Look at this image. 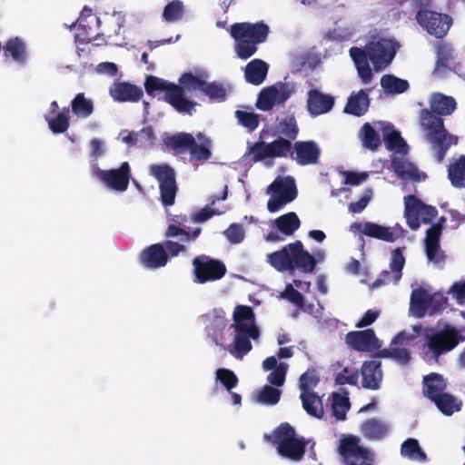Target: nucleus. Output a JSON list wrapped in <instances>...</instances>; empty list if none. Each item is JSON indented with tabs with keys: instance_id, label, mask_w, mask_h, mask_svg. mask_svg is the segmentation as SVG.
<instances>
[{
	"instance_id": "nucleus-47",
	"label": "nucleus",
	"mask_w": 465,
	"mask_h": 465,
	"mask_svg": "<svg viewBox=\"0 0 465 465\" xmlns=\"http://www.w3.org/2000/svg\"><path fill=\"white\" fill-rule=\"evenodd\" d=\"M184 14V5L181 0H173L163 8V19L169 23L181 20Z\"/></svg>"
},
{
	"instance_id": "nucleus-46",
	"label": "nucleus",
	"mask_w": 465,
	"mask_h": 465,
	"mask_svg": "<svg viewBox=\"0 0 465 465\" xmlns=\"http://www.w3.org/2000/svg\"><path fill=\"white\" fill-rule=\"evenodd\" d=\"M179 83L181 88H183V97H185V91L190 93L203 92L205 81L198 76L193 75L192 73H183L180 78Z\"/></svg>"
},
{
	"instance_id": "nucleus-24",
	"label": "nucleus",
	"mask_w": 465,
	"mask_h": 465,
	"mask_svg": "<svg viewBox=\"0 0 465 465\" xmlns=\"http://www.w3.org/2000/svg\"><path fill=\"white\" fill-rule=\"evenodd\" d=\"M267 193L275 194L292 202L297 197L295 181L292 176H278L267 188Z\"/></svg>"
},
{
	"instance_id": "nucleus-60",
	"label": "nucleus",
	"mask_w": 465,
	"mask_h": 465,
	"mask_svg": "<svg viewBox=\"0 0 465 465\" xmlns=\"http://www.w3.org/2000/svg\"><path fill=\"white\" fill-rule=\"evenodd\" d=\"M202 93L208 96L210 99L223 100L226 96V90L222 84H216L215 82H205V85L203 86Z\"/></svg>"
},
{
	"instance_id": "nucleus-30",
	"label": "nucleus",
	"mask_w": 465,
	"mask_h": 465,
	"mask_svg": "<svg viewBox=\"0 0 465 465\" xmlns=\"http://www.w3.org/2000/svg\"><path fill=\"white\" fill-rule=\"evenodd\" d=\"M4 55L11 57L13 61L20 64H25L27 61V48L25 42L15 36L7 40L2 47Z\"/></svg>"
},
{
	"instance_id": "nucleus-52",
	"label": "nucleus",
	"mask_w": 465,
	"mask_h": 465,
	"mask_svg": "<svg viewBox=\"0 0 465 465\" xmlns=\"http://www.w3.org/2000/svg\"><path fill=\"white\" fill-rule=\"evenodd\" d=\"M235 324H252L254 323V312L250 306L238 305L236 306L233 315Z\"/></svg>"
},
{
	"instance_id": "nucleus-34",
	"label": "nucleus",
	"mask_w": 465,
	"mask_h": 465,
	"mask_svg": "<svg viewBox=\"0 0 465 465\" xmlns=\"http://www.w3.org/2000/svg\"><path fill=\"white\" fill-rule=\"evenodd\" d=\"M164 142L169 149L177 153H184L194 144V137L189 133H179L168 137Z\"/></svg>"
},
{
	"instance_id": "nucleus-10",
	"label": "nucleus",
	"mask_w": 465,
	"mask_h": 465,
	"mask_svg": "<svg viewBox=\"0 0 465 465\" xmlns=\"http://www.w3.org/2000/svg\"><path fill=\"white\" fill-rule=\"evenodd\" d=\"M404 215L406 223L411 230H418L420 223H430L437 216L438 211L434 206L425 204L415 195H408L404 198Z\"/></svg>"
},
{
	"instance_id": "nucleus-14",
	"label": "nucleus",
	"mask_w": 465,
	"mask_h": 465,
	"mask_svg": "<svg viewBox=\"0 0 465 465\" xmlns=\"http://www.w3.org/2000/svg\"><path fill=\"white\" fill-rule=\"evenodd\" d=\"M194 282L205 283L222 279L226 273L224 263L206 255L197 256L193 260Z\"/></svg>"
},
{
	"instance_id": "nucleus-17",
	"label": "nucleus",
	"mask_w": 465,
	"mask_h": 465,
	"mask_svg": "<svg viewBox=\"0 0 465 465\" xmlns=\"http://www.w3.org/2000/svg\"><path fill=\"white\" fill-rule=\"evenodd\" d=\"M291 157L302 166L316 164L319 162L321 150L318 144L312 141H299L292 145Z\"/></svg>"
},
{
	"instance_id": "nucleus-64",
	"label": "nucleus",
	"mask_w": 465,
	"mask_h": 465,
	"mask_svg": "<svg viewBox=\"0 0 465 465\" xmlns=\"http://www.w3.org/2000/svg\"><path fill=\"white\" fill-rule=\"evenodd\" d=\"M282 296L284 299H287L289 302L294 303L299 308H302L304 304V298L303 295L294 289L292 284H288L285 287V290L282 293Z\"/></svg>"
},
{
	"instance_id": "nucleus-6",
	"label": "nucleus",
	"mask_w": 465,
	"mask_h": 465,
	"mask_svg": "<svg viewBox=\"0 0 465 465\" xmlns=\"http://www.w3.org/2000/svg\"><path fill=\"white\" fill-rule=\"evenodd\" d=\"M144 89L149 95H155L157 92H164L163 100L180 114H192L196 106L195 102L183 97V88L157 76H147Z\"/></svg>"
},
{
	"instance_id": "nucleus-48",
	"label": "nucleus",
	"mask_w": 465,
	"mask_h": 465,
	"mask_svg": "<svg viewBox=\"0 0 465 465\" xmlns=\"http://www.w3.org/2000/svg\"><path fill=\"white\" fill-rule=\"evenodd\" d=\"M401 454L411 459L424 461L427 459L426 453L420 447L416 439H407L401 445Z\"/></svg>"
},
{
	"instance_id": "nucleus-41",
	"label": "nucleus",
	"mask_w": 465,
	"mask_h": 465,
	"mask_svg": "<svg viewBox=\"0 0 465 465\" xmlns=\"http://www.w3.org/2000/svg\"><path fill=\"white\" fill-rule=\"evenodd\" d=\"M360 137L362 146L371 151H376L381 143L380 134L370 123H365L361 126Z\"/></svg>"
},
{
	"instance_id": "nucleus-55",
	"label": "nucleus",
	"mask_w": 465,
	"mask_h": 465,
	"mask_svg": "<svg viewBox=\"0 0 465 465\" xmlns=\"http://www.w3.org/2000/svg\"><path fill=\"white\" fill-rule=\"evenodd\" d=\"M300 389L302 392L312 391V389L317 386L320 381L315 370H308L300 377Z\"/></svg>"
},
{
	"instance_id": "nucleus-45",
	"label": "nucleus",
	"mask_w": 465,
	"mask_h": 465,
	"mask_svg": "<svg viewBox=\"0 0 465 465\" xmlns=\"http://www.w3.org/2000/svg\"><path fill=\"white\" fill-rule=\"evenodd\" d=\"M331 409L333 416L339 420H343L346 419V412L350 409V401L348 397V393L344 394L341 393H333L332 394V401H331Z\"/></svg>"
},
{
	"instance_id": "nucleus-43",
	"label": "nucleus",
	"mask_w": 465,
	"mask_h": 465,
	"mask_svg": "<svg viewBox=\"0 0 465 465\" xmlns=\"http://www.w3.org/2000/svg\"><path fill=\"white\" fill-rule=\"evenodd\" d=\"M227 322L228 320L225 317V312L223 310H215L208 329L209 332L212 334L213 340L217 345L223 346V344L219 342L218 336L223 333Z\"/></svg>"
},
{
	"instance_id": "nucleus-39",
	"label": "nucleus",
	"mask_w": 465,
	"mask_h": 465,
	"mask_svg": "<svg viewBox=\"0 0 465 465\" xmlns=\"http://www.w3.org/2000/svg\"><path fill=\"white\" fill-rule=\"evenodd\" d=\"M381 85L385 93L391 94H402L410 87L407 80L401 79L392 74H384L381 76Z\"/></svg>"
},
{
	"instance_id": "nucleus-57",
	"label": "nucleus",
	"mask_w": 465,
	"mask_h": 465,
	"mask_svg": "<svg viewBox=\"0 0 465 465\" xmlns=\"http://www.w3.org/2000/svg\"><path fill=\"white\" fill-rule=\"evenodd\" d=\"M288 365L285 362H280L276 369L268 375L267 381L273 386L281 387L285 381Z\"/></svg>"
},
{
	"instance_id": "nucleus-1",
	"label": "nucleus",
	"mask_w": 465,
	"mask_h": 465,
	"mask_svg": "<svg viewBox=\"0 0 465 465\" xmlns=\"http://www.w3.org/2000/svg\"><path fill=\"white\" fill-rule=\"evenodd\" d=\"M430 105L431 111L424 109L420 113V125L426 139L433 146L437 162L441 163L450 147L457 144L458 139L447 132L440 116L451 114L457 104L452 96L436 93L432 94Z\"/></svg>"
},
{
	"instance_id": "nucleus-56",
	"label": "nucleus",
	"mask_w": 465,
	"mask_h": 465,
	"mask_svg": "<svg viewBox=\"0 0 465 465\" xmlns=\"http://www.w3.org/2000/svg\"><path fill=\"white\" fill-rule=\"evenodd\" d=\"M124 25V17L120 14H114L107 20H105V34L108 37L116 36L120 34L122 27Z\"/></svg>"
},
{
	"instance_id": "nucleus-40",
	"label": "nucleus",
	"mask_w": 465,
	"mask_h": 465,
	"mask_svg": "<svg viewBox=\"0 0 465 465\" xmlns=\"http://www.w3.org/2000/svg\"><path fill=\"white\" fill-rule=\"evenodd\" d=\"M49 129L54 134H63L67 131L70 125V108L63 107L54 117L45 116Z\"/></svg>"
},
{
	"instance_id": "nucleus-2",
	"label": "nucleus",
	"mask_w": 465,
	"mask_h": 465,
	"mask_svg": "<svg viewBox=\"0 0 465 465\" xmlns=\"http://www.w3.org/2000/svg\"><path fill=\"white\" fill-rule=\"evenodd\" d=\"M398 47L393 39L374 37L363 48L357 46L350 48V56L363 84L371 83L373 78L369 62L372 64L375 72H381L392 63Z\"/></svg>"
},
{
	"instance_id": "nucleus-15",
	"label": "nucleus",
	"mask_w": 465,
	"mask_h": 465,
	"mask_svg": "<svg viewBox=\"0 0 465 465\" xmlns=\"http://www.w3.org/2000/svg\"><path fill=\"white\" fill-rule=\"evenodd\" d=\"M414 339V335L404 331H401L391 340L390 347L379 351L377 355L381 358L391 359L397 364L405 367L409 365L411 360V354L407 346Z\"/></svg>"
},
{
	"instance_id": "nucleus-42",
	"label": "nucleus",
	"mask_w": 465,
	"mask_h": 465,
	"mask_svg": "<svg viewBox=\"0 0 465 465\" xmlns=\"http://www.w3.org/2000/svg\"><path fill=\"white\" fill-rule=\"evenodd\" d=\"M384 141L388 150L394 151L402 155L408 153L409 146L399 131L391 129V132L384 136Z\"/></svg>"
},
{
	"instance_id": "nucleus-22",
	"label": "nucleus",
	"mask_w": 465,
	"mask_h": 465,
	"mask_svg": "<svg viewBox=\"0 0 465 465\" xmlns=\"http://www.w3.org/2000/svg\"><path fill=\"white\" fill-rule=\"evenodd\" d=\"M334 105V98L316 89L308 93L307 109L311 115L318 116L330 112Z\"/></svg>"
},
{
	"instance_id": "nucleus-12",
	"label": "nucleus",
	"mask_w": 465,
	"mask_h": 465,
	"mask_svg": "<svg viewBox=\"0 0 465 465\" xmlns=\"http://www.w3.org/2000/svg\"><path fill=\"white\" fill-rule=\"evenodd\" d=\"M93 175L108 188L116 192H125L131 179V168L127 162L121 163L119 168L102 170L97 165L93 168Z\"/></svg>"
},
{
	"instance_id": "nucleus-35",
	"label": "nucleus",
	"mask_w": 465,
	"mask_h": 465,
	"mask_svg": "<svg viewBox=\"0 0 465 465\" xmlns=\"http://www.w3.org/2000/svg\"><path fill=\"white\" fill-rule=\"evenodd\" d=\"M300 398L302 408L309 415L316 418L323 416L322 399L314 391L301 392Z\"/></svg>"
},
{
	"instance_id": "nucleus-21",
	"label": "nucleus",
	"mask_w": 465,
	"mask_h": 465,
	"mask_svg": "<svg viewBox=\"0 0 465 465\" xmlns=\"http://www.w3.org/2000/svg\"><path fill=\"white\" fill-rule=\"evenodd\" d=\"M110 95L114 101L124 103H136L143 95V89L135 84L127 82L114 83L109 90Z\"/></svg>"
},
{
	"instance_id": "nucleus-20",
	"label": "nucleus",
	"mask_w": 465,
	"mask_h": 465,
	"mask_svg": "<svg viewBox=\"0 0 465 465\" xmlns=\"http://www.w3.org/2000/svg\"><path fill=\"white\" fill-rule=\"evenodd\" d=\"M140 263L148 269H157L166 265L168 253L161 243L152 244L140 253Z\"/></svg>"
},
{
	"instance_id": "nucleus-28",
	"label": "nucleus",
	"mask_w": 465,
	"mask_h": 465,
	"mask_svg": "<svg viewBox=\"0 0 465 465\" xmlns=\"http://www.w3.org/2000/svg\"><path fill=\"white\" fill-rule=\"evenodd\" d=\"M369 106V95L365 90L361 89L351 94L344 107V113L360 117L367 113Z\"/></svg>"
},
{
	"instance_id": "nucleus-8",
	"label": "nucleus",
	"mask_w": 465,
	"mask_h": 465,
	"mask_svg": "<svg viewBox=\"0 0 465 465\" xmlns=\"http://www.w3.org/2000/svg\"><path fill=\"white\" fill-rule=\"evenodd\" d=\"M338 453L344 465H373V455L360 445V439L354 435L344 436L340 440Z\"/></svg>"
},
{
	"instance_id": "nucleus-3",
	"label": "nucleus",
	"mask_w": 465,
	"mask_h": 465,
	"mask_svg": "<svg viewBox=\"0 0 465 465\" xmlns=\"http://www.w3.org/2000/svg\"><path fill=\"white\" fill-rule=\"evenodd\" d=\"M270 27L263 21L257 23H234L230 27V35L235 41L234 50L242 60L252 57L258 50V45L264 43Z\"/></svg>"
},
{
	"instance_id": "nucleus-44",
	"label": "nucleus",
	"mask_w": 465,
	"mask_h": 465,
	"mask_svg": "<svg viewBox=\"0 0 465 465\" xmlns=\"http://www.w3.org/2000/svg\"><path fill=\"white\" fill-rule=\"evenodd\" d=\"M277 128L279 134L282 135L281 137H284L291 142L295 140L299 134L297 121L293 115H286L280 120Z\"/></svg>"
},
{
	"instance_id": "nucleus-18",
	"label": "nucleus",
	"mask_w": 465,
	"mask_h": 465,
	"mask_svg": "<svg viewBox=\"0 0 465 465\" xmlns=\"http://www.w3.org/2000/svg\"><path fill=\"white\" fill-rule=\"evenodd\" d=\"M347 344L357 351H372L380 347L379 339L372 329L352 331L346 334Z\"/></svg>"
},
{
	"instance_id": "nucleus-13",
	"label": "nucleus",
	"mask_w": 465,
	"mask_h": 465,
	"mask_svg": "<svg viewBox=\"0 0 465 465\" xmlns=\"http://www.w3.org/2000/svg\"><path fill=\"white\" fill-rule=\"evenodd\" d=\"M416 20L424 30L436 38L444 37L452 25L450 15L428 9L419 10Z\"/></svg>"
},
{
	"instance_id": "nucleus-19",
	"label": "nucleus",
	"mask_w": 465,
	"mask_h": 465,
	"mask_svg": "<svg viewBox=\"0 0 465 465\" xmlns=\"http://www.w3.org/2000/svg\"><path fill=\"white\" fill-rule=\"evenodd\" d=\"M403 248H396L391 252L390 268L391 272L384 270L374 282L375 286H381L390 282L398 283L402 276V269L405 258L402 254Z\"/></svg>"
},
{
	"instance_id": "nucleus-38",
	"label": "nucleus",
	"mask_w": 465,
	"mask_h": 465,
	"mask_svg": "<svg viewBox=\"0 0 465 465\" xmlns=\"http://www.w3.org/2000/svg\"><path fill=\"white\" fill-rule=\"evenodd\" d=\"M391 166L395 173L403 180L411 179L417 181L419 179L417 167L402 158L393 157Z\"/></svg>"
},
{
	"instance_id": "nucleus-59",
	"label": "nucleus",
	"mask_w": 465,
	"mask_h": 465,
	"mask_svg": "<svg viewBox=\"0 0 465 465\" xmlns=\"http://www.w3.org/2000/svg\"><path fill=\"white\" fill-rule=\"evenodd\" d=\"M192 160L198 162H205L210 159L212 153L210 148L204 144H199L194 140V144L192 145L189 151Z\"/></svg>"
},
{
	"instance_id": "nucleus-37",
	"label": "nucleus",
	"mask_w": 465,
	"mask_h": 465,
	"mask_svg": "<svg viewBox=\"0 0 465 465\" xmlns=\"http://www.w3.org/2000/svg\"><path fill=\"white\" fill-rule=\"evenodd\" d=\"M274 225L281 232L290 236L299 229L301 222L295 213L290 212L276 218Z\"/></svg>"
},
{
	"instance_id": "nucleus-26",
	"label": "nucleus",
	"mask_w": 465,
	"mask_h": 465,
	"mask_svg": "<svg viewBox=\"0 0 465 465\" xmlns=\"http://www.w3.org/2000/svg\"><path fill=\"white\" fill-rule=\"evenodd\" d=\"M352 227H355L368 237L388 242H393L395 241L394 234L396 232H392L391 227L382 226L371 222H366L363 224L361 223H355L352 224Z\"/></svg>"
},
{
	"instance_id": "nucleus-54",
	"label": "nucleus",
	"mask_w": 465,
	"mask_h": 465,
	"mask_svg": "<svg viewBox=\"0 0 465 465\" xmlns=\"http://www.w3.org/2000/svg\"><path fill=\"white\" fill-rule=\"evenodd\" d=\"M281 398V391L270 385H265L258 393L257 401L263 404L275 405Z\"/></svg>"
},
{
	"instance_id": "nucleus-61",
	"label": "nucleus",
	"mask_w": 465,
	"mask_h": 465,
	"mask_svg": "<svg viewBox=\"0 0 465 465\" xmlns=\"http://www.w3.org/2000/svg\"><path fill=\"white\" fill-rule=\"evenodd\" d=\"M224 235L227 240L232 243L237 244L243 241L244 239V230L242 226L239 223H232L225 231Z\"/></svg>"
},
{
	"instance_id": "nucleus-36",
	"label": "nucleus",
	"mask_w": 465,
	"mask_h": 465,
	"mask_svg": "<svg viewBox=\"0 0 465 465\" xmlns=\"http://www.w3.org/2000/svg\"><path fill=\"white\" fill-rule=\"evenodd\" d=\"M73 114L78 118H88L94 110V103L86 98L84 93H78L71 101Z\"/></svg>"
},
{
	"instance_id": "nucleus-62",
	"label": "nucleus",
	"mask_w": 465,
	"mask_h": 465,
	"mask_svg": "<svg viewBox=\"0 0 465 465\" xmlns=\"http://www.w3.org/2000/svg\"><path fill=\"white\" fill-rule=\"evenodd\" d=\"M358 378L359 374L357 371H350L349 369L346 367L342 370L341 372H339L335 376V383L338 385H357L358 383Z\"/></svg>"
},
{
	"instance_id": "nucleus-63",
	"label": "nucleus",
	"mask_w": 465,
	"mask_h": 465,
	"mask_svg": "<svg viewBox=\"0 0 465 465\" xmlns=\"http://www.w3.org/2000/svg\"><path fill=\"white\" fill-rule=\"evenodd\" d=\"M431 303L430 305V313L435 314L447 308L448 298L442 293L435 292L432 295L430 294Z\"/></svg>"
},
{
	"instance_id": "nucleus-9",
	"label": "nucleus",
	"mask_w": 465,
	"mask_h": 465,
	"mask_svg": "<svg viewBox=\"0 0 465 465\" xmlns=\"http://www.w3.org/2000/svg\"><path fill=\"white\" fill-rule=\"evenodd\" d=\"M292 143L284 137H278L271 143L257 141L249 146L246 155H252V162H262L267 158H285L291 156Z\"/></svg>"
},
{
	"instance_id": "nucleus-50",
	"label": "nucleus",
	"mask_w": 465,
	"mask_h": 465,
	"mask_svg": "<svg viewBox=\"0 0 465 465\" xmlns=\"http://www.w3.org/2000/svg\"><path fill=\"white\" fill-rule=\"evenodd\" d=\"M235 118L238 124L249 132H253L259 126V115L253 112L237 110L235 111Z\"/></svg>"
},
{
	"instance_id": "nucleus-4",
	"label": "nucleus",
	"mask_w": 465,
	"mask_h": 465,
	"mask_svg": "<svg viewBox=\"0 0 465 465\" xmlns=\"http://www.w3.org/2000/svg\"><path fill=\"white\" fill-rule=\"evenodd\" d=\"M268 262L279 272L298 269L303 273H311L316 267L315 258L303 248L301 241H295L280 251L269 253Z\"/></svg>"
},
{
	"instance_id": "nucleus-11",
	"label": "nucleus",
	"mask_w": 465,
	"mask_h": 465,
	"mask_svg": "<svg viewBox=\"0 0 465 465\" xmlns=\"http://www.w3.org/2000/svg\"><path fill=\"white\" fill-rule=\"evenodd\" d=\"M150 174L159 182L160 198L163 206L174 203L177 193L174 170L167 164H153Z\"/></svg>"
},
{
	"instance_id": "nucleus-58",
	"label": "nucleus",
	"mask_w": 465,
	"mask_h": 465,
	"mask_svg": "<svg viewBox=\"0 0 465 465\" xmlns=\"http://www.w3.org/2000/svg\"><path fill=\"white\" fill-rule=\"evenodd\" d=\"M140 147L151 148L154 144L155 134L152 126L148 125L137 132Z\"/></svg>"
},
{
	"instance_id": "nucleus-32",
	"label": "nucleus",
	"mask_w": 465,
	"mask_h": 465,
	"mask_svg": "<svg viewBox=\"0 0 465 465\" xmlns=\"http://www.w3.org/2000/svg\"><path fill=\"white\" fill-rule=\"evenodd\" d=\"M448 179L453 187L465 188V155H460L449 164Z\"/></svg>"
},
{
	"instance_id": "nucleus-49",
	"label": "nucleus",
	"mask_w": 465,
	"mask_h": 465,
	"mask_svg": "<svg viewBox=\"0 0 465 465\" xmlns=\"http://www.w3.org/2000/svg\"><path fill=\"white\" fill-rule=\"evenodd\" d=\"M432 402H434L437 408L447 416L460 411V407L456 404L455 398L445 392L434 399Z\"/></svg>"
},
{
	"instance_id": "nucleus-5",
	"label": "nucleus",
	"mask_w": 465,
	"mask_h": 465,
	"mask_svg": "<svg viewBox=\"0 0 465 465\" xmlns=\"http://www.w3.org/2000/svg\"><path fill=\"white\" fill-rule=\"evenodd\" d=\"M264 440L276 447L279 455L291 460L300 461L305 454L304 439L298 438L295 430L287 422L278 426L271 435L265 434Z\"/></svg>"
},
{
	"instance_id": "nucleus-29",
	"label": "nucleus",
	"mask_w": 465,
	"mask_h": 465,
	"mask_svg": "<svg viewBox=\"0 0 465 465\" xmlns=\"http://www.w3.org/2000/svg\"><path fill=\"white\" fill-rule=\"evenodd\" d=\"M268 70L269 65L267 63L261 59H253L245 66V80L249 84L259 85L265 80Z\"/></svg>"
},
{
	"instance_id": "nucleus-16",
	"label": "nucleus",
	"mask_w": 465,
	"mask_h": 465,
	"mask_svg": "<svg viewBox=\"0 0 465 465\" xmlns=\"http://www.w3.org/2000/svg\"><path fill=\"white\" fill-rule=\"evenodd\" d=\"M235 338L233 349L230 352L237 359H242L252 348L251 339L256 340L260 331L254 324H234Z\"/></svg>"
},
{
	"instance_id": "nucleus-23",
	"label": "nucleus",
	"mask_w": 465,
	"mask_h": 465,
	"mask_svg": "<svg viewBox=\"0 0 465 465\" xmlns=\"http://www.w3.org/2000/svg\"><path fill=\"white\" fill-rule=\"evenodd\" d=\"M361 373L362 387L378 390L382 381L381 362L377 360L366 361L362 363Z\"/></svg>"
},
{
	"instance_id": "nucleus-31",
	"label": "nucleus",
	"mask_w": 465,
	"mask_h": 465,
	"mask_svg": "<svg viewBox=\"0 0 465 465\" xmlns=\"http://www.w3.org/2000/svg\"><path fill=\"white\" fill-rule=\"evenodd\" d=\"M446 383L439 373H430L423 378L424 395L431 401L444 393Z\"/></svg>"
},
{
	"instance_id": "nucleus-27",
	"label": "nucleus",
	"mask_w": 465,
	"mask_h": 465,
	"mask_svg": "<svg viewBox=\"0 0 465 465\" xmlns=\"http://www.w3.org/2000/svg\"><path fill=\"white\" fill-rule=\"evenodd\" d=\"M430 303L429 292L422 287L416 288L411 295L410 313L418 319L423 318L430 309Z\"/></svg>"
},
{
	"instance_id": "nucleus-7",
	"label": "nucleus",
	"mask_w": 465,
	"mask_h": 465,
	"mask_svg": "<svg viewBox=\"0 0 465 465\" xmlns=\"http://www.w3.org/2000/svg\"><path fill=\"white\" fill-rule=\"evenodd\" d=\"M426 339L425 348L427 351H425V355L430 360L438 361L442 354L452 351L460 342L464 341L465 335L457 328L446 324L443 329L427 335Z\"/></svg>"
},
{
	"instance_id": "nucleus-51",
	"label": "nucleus",
	"mask_w": 465,
	"mask_h": 465,
	"mask_svg": "<svg viewBox=\"0 0 465 465\" xmlns=\"http://www.w3.org/2000/svg\"><path fill=\"white\" fill-rule=\"evenodd\" d=\"M275 94H276V86L272 85L267 88H264L259 94L258 101L256 103L257 108L268 111L271 110L273 105L276 104L275 102Z\"/></svg>"
},
{
	"instance_id": "nucleus-33",
	"label": "nucleus",
	"mask_w": 465,
	"mask_h": 465,
	"mask_svg": "<svg viewBox=\"0 0 465 465\" xmlns=\"http://www.w3.org/2000/svg\"><path fill=\"white\" fill-rule=\"evenodd\" d=\"M361 432L369 440H381L389 432V425L375 418L368 419L361 425Z\"/></svg>"
},
{
	"instance_id": "nucleus-53",
	"label": "nucleus",
	"mask_w": 465,
	"mask_h": 465,
	"mask_svg": "<svg viewBox=\"0 0 465 465\" xmlns=\"http://www.w3.org/2000/svg\"><path fill=\"white\" fill-rule=\"evenodd\" d=\"M216 380L219 381L229 392H231L239 382L236 374L232 371L225 368H220L216 371Z\"/></svg>"
},
{
	"instance_id": "nucleus-25",
	"label": "nucleus",
	"mask_w": 465,
	"mask_h": 465,
	"mask_svg": "<svg viewBox=\"0 0 465 465\" xmlns=\"http://www.w3.org/2000/svg\"><path fill=\"white\" fill-rule=\"evenodd\" d=\"M441 235V224L436 223L432 224L427 231L425 236L426 254L430 261L439 262L442 261L443 255L439 253L440 238Z\"/></svg>"
}]
</instances>
